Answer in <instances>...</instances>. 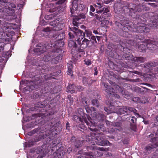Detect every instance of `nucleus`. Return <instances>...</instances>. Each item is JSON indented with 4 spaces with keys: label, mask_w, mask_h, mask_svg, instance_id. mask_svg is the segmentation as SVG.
<instances>
[{
    "label": "nucleus",
    "mask_w": 158,
    "mask_h": 158,
    "mask_svg": "<svg viewBox=\"0 0 158 158\" xmlns=\"http://www.w3.org/2000/svg\"><path fill=\"white\" fill-rule=\"evenodd\" d=\"M0 2L3 7L0 9L1 11L5 13V16L0 18V53L3 52L5 42H8L14 34L11 29H16L18 26L15 24L3 22V19L7 21H12L16 18V15L14 14L16 10V6L13 3L8 2L7 0H0Z\"/></svg>",
    "instance_id": "nucleus-1"
},
{
    "label": "nucleus",
    "mask_w": 158,
    "mask_h": 158,
    "mask_svg": "<svg viewBox=\"0 0 158 158\" xmlns=\"http://www.w3.org/2000/svg\"><path fill=\"white\" fill-rule=\"evenodd\" d=\"M70 29L74 33V35L73 33L70 32L69 33V37L70 39H72L73 38H75L76 41L72 40H69L68 45L69 47H74L76 48L77 47L78 44L80 45L81 40L85 37V33L75 27H71Z\"/></svg>",
    "instance_id": "nucleus-2"
},
{
    "label": "nucleus",
    "mask_w": 158,
    "mask_h": 158,
    "mask_svg": "<svg viewBox=\"0 0 158 158\" xmlns=\"http://www.w3.org/2000/svg\"><path fill=\"white\" fill-rule=\"evenodd\" d=\"M50 25L53 26V27H49L44 28L43 31L45 32H48L52 31V30L58 31L61 30L63 27V25L60 23H59L58 20H55L51 22L50 23Z\"/></svg>",
    "instance_id": "nucleus-3"
},
{
    "label": "nucleus",
    "mask_w": 158,
    "mask_h": 158,
    "mask_svg": "<svg viewBox=\"0 0 158 158\" xmlns=\"http://www.w3.org/2000/svg\"><path fill=\"white\" fill-rule=\"evenodd\" d=\"M94 6L96 8L97 13L98 14H105L109 12L108 8L106 6H103L102 3L100 2L97 3V5L94 4Z\"/></svg>",
    "instance_id": "nucleus-4"
},
{
    "label": "nucleus",
    "mask_w": 158,
    "mask_h": 158,
    "mask_svg": "<svg viewBox=\"0 0 158 158\" xmlns=\"http://www.w3.org/2000/svg\"><path fill=\"white\" fill-rule=\"evenodd\" d=\"M37 47V48L34 49V52L38 55L43 53L44 52L46 51L47 49H49L50 47H52V46L50 47L48 45L47 46V45L46 44L44 45L41 44H38Z\"/></svg>",
    "instance_id": "nucleus-5"
},
{
    "label": "nucleus",
    "mask_w": 158,
    "mask_h": 158,
    "mask_svg": "<svg viewBox=\"0 0 158 158\" xmlns=\"http://www.w3.org/2000/svg\"><path fill=\"white\" fill-rule=\"evenodd\" d=\"M94 43V42L90 40H89L85 38L82 41L81 44L80 43V47L81 49L80 52H83V50L87 47H90Z\"/></svg>",
    "instance_id": "nucleus-6"
},
{
    "label": "nucleus",
    "mask_w": 158,
    "mask_h": 158,
    "mask_svg": "<svg viewBox=\"0 0 158 158\" xmlns=\"http://www.w3.org/2000/svg\"><path fill=\"white\" fill-rule=\"evenodd\" d=\"M102 134L100 133L99 134V136H97L95 138V141L96 143L99 145L105 146L110 143L108 141L105 140L103 141V136H102Z\"/></svg>",
    "instance_id": "nucleus-7"
},
{
    "label": "nucleus",
    "mask_w": 158,
    "mask_h": 158,
    "mask_svg": "<svg viewBox=\"0 0 158 158\" xmlns=\"http://www.w3.org/2000/svg\"><path fill=\"white\" fill-rule=\"evenodd\" d=\"M85 15L84 14H81L78 16L75 17L73 20V26L77 27L79 24L81 23V22H77V21H78L79 19L85 18Z\"/></svg>",
    "instance_id": "nucleus-8"
},
{
    "label": "nucleus",
    "mask_w": 158,
    "mask_h": 158,
    "mask_svg": "<svg viewBox=\"0 0 158 158\" xmlns=\"http://www.w3.org/2000/svg\"><path fill=\"white\" fill-rule=\"evenodd\" d=\"M147 43V47L151 49H152L153 48H156V45L158 44V42L150 40H148Z\"/></svg>",
    "instance_id": "nucleus-9"
},
{
    "label": "nucleus",
    "mask_w": 158,
    "mask_h": 158,
    "mask_svg": "<svg viewBox=\"0 0 158 158\" xmlns=\"http://www.w3.org/2000/svg\"><path fill=\"white\" fill-rule=\"evenodd\" d=\"M127 107L123 106L121 108H116V111L114 112L118 114H124L125 115H127Z\"/></svg>",
    "instance_id": "nucleus-10"
},
{
    "label": "nucleus",
    "mask_w": 158,
    "mask_h": 158,
    "mask_svg": "<svg viewBox=\"0 0 158 158\" xmlns=\"http://www.w3.org/2000/svg\"><path fill=\"white\" fill-rule=\"evenodd\" d=\"M53 54L52 52L48 53L43 57V60L46 62L52 60V58L54 57Z\"/></svg>",
    "instance_id": "nucleus-11"
},
{
    "label": "nucleus",
    "mask_w": 158,
    "mask_h": 158,
    "mask_svg": "<svg viewBox=\"0 0 158 158\" xmlns=\"http://www.w3.org/2000/svg\"><path fill=\"white\" fill-rule=\"evenodd\" d=\"M78 113L84 119V122L87 125H89V123L87 120L85 116V115L83 112V109L81 108H79L77 111Z\"/></svg>",
    "instance_id": "nucleus-12"
},
{
    "label": "nucleus",
    "mask_w": 158,
    "mask_h": 158,
    "mask_svg": "<svg viewBox=\"0 0 158 158\" xmlns=\"http://www.w3.org/2000/svg\"><path fill=\"white\" fill-rule=\"evenodd\" d=\"M137 30L141 33L143 32L147 33L148 32L150 31L148 27H145L144 26H140L139 27H137L136 28Z\"/></svg>",
    "instance_id": "nucleus-13"
},
{
    "label": "nucleus",
    "mask_w": 158,
    "mask_h": 158,
    "mask_svg": "<svg viewBox=\"0 0 158 158\" xmlns=\"http://www.w3.org/2000/svg\"><path fill=\"white\" fill-rule=\"evenodd\" d=\"M102 84L106 88V89L105 90V91L107 93L111 94L112 93H114L113 89L111 88L110 86H108L107 84L103 82Z\"/></svg>",
    "instance_id": "nucleus-14"
},
{
    "label": "nucleus",
    "mask_w": 158,
    "mask_h": 158,
    "mask_svg": "<svg viewBox=\"0 0 158 158\" xmlns=\"http://www.w3.org/2000/svg\"><path fill=\"white\" fill-rule=\"evenodd\" d=\"M134 60L136 64L143 63L146 60L145 58L141 57H135L134 58Z\"/></svg>",
    "instance_id": "nucleus-15"
},
{
    "label": "nucleus",
    "mask_w": 158,
    "mask_h": 158,
    "mask_svg": "<svg viewBox=\"0 0 158 158\" xmlns=\"http://www.w3.org/2000/svg\"><path fill=\"white\" fill-rule=\"evenodd\" d=\"M62 58V56L60 55H59L54 58L52 57L51 62L52 64H57L61 60Z\"/></svg>",
    "instance_id": "nucleus-16"
},
{
    "label": "nucleus",
    "mask_w": 158,
    "mask_h": 158,
    "mask_svg": "<svg viewBox=\"0 0 158 158\" xmlns=\"http://www.w3.org/2000/svg\"><path fill=\"white\" fill-rule=\"evenodd\" d=\"M76 87L74 84L69 85L67 88L68 90V92L69 91L71 93L76 92Z\"/></svg>",
    "instance_id": "nucleus-17"
},
{
    "label": "nucleus",
    "mask_w": 158,
    "mask_h": 158,
    "mask_svg": "<svg viewBox=\"0 0 158 158\" xmlns=\"http://www.w3.org/2000/svg\"><path fill=\"white\" fill-rule=\"evenodd\" d=\"M71 12L72 14L74 13L75 11L78 10V5L77 4L73 2L72 7L71 8Z\"/></svg>",
    "instance_id": "nucleus-18"
},
{
    "label": "nucleus",
    "mask_w": 158,
    "mask_h": 158,
    "mask_svg": "<svg viewBox=\"0 0 158 158\" xmlns=\"http://www.w3.org/2000/svg\"><path fill=\"white\" fill-rule=\"evenodd\" d=\"M24 83L27 84V86L29 87V90H32L34 89L35 87L33 86L32 84L33 83L32 81H28L26 80L24 81Z\"/></svg>",
    "instance_id": "nucleus-19"
},
{
    "label": "nucleus",
    "mask_w": 158,
    "mask_h": 158,
    "mask_svg": "<svg viewBox=\"0 0 158 158\" xmlns=\"http://www.w3.org/2000/svg\"><path fill=\"white\" fill-rule=\"evenodd\" d=\"M39 140L35 139V141H33L32 139L30 140L27 143H26L24 145V147H30L34 145L35 142L38 141Z\"/></svg>",
    "instance_id": "nucleus-20"
},
{
    "label": "nucleus",
    "mask_w": 158,
    "mask_h": 158,
    "mask_svg": "<svg viewBox=\"0 0 158 158\" xmlns=\"http://www.w3.org/2000/svg\"><path fill=\"white\" fill-rule=\"evenodd\" d=\"M156 63L154 62H150L148 63L145 64L144 67L146 68H150L156 66Z\"/></svg>",
    "instance_id": "nucleus-21"
},
{
    "label": "nucleus",
    "mask_w": 158,
    "mask_h": 158,
    "mask_svg": "<svg viewBox=\"0 0 158 158\" xmlns=\"http://www.w3.org/2000/svg\"><path fill=\"white\" fill-rule=\"evenodd\" d=\"M81 117H80L78 115H74L73 116V120L76 122L80 121L81 122H83L84 121V119Z\"/></svg>",
    "instance_id": "nucleus-22"
},
{
    "label": "nucleus",
    "mask_w": 158,
    "mask_h": 158,
    "mask_svg": "<svg viewBox=\"0 0 158 158\" xmlns=\"http://www.w3.org/2000/svg\"><path fill=\"white\" fill-rule=\"evenodd\" d=\"M68 74L69 75H72L73 73L72 71V69L73 68V66L72 64H68Z\"/></svg>",
    "instance_id": "nucleus-23"
},
{
    "label": "nucleus",
    "mask_w": 158,
    "mask_h": 158,
    "mask_svg": "<svg viewBox=\"0 0 158 158\" xmlns=\"http://www.w3.org/2000/svg\"><path fill=\"white\" fill-rule=\"evenodd\" d=\"M88 99L86 98H83L82 99V103L85 107H86L88 105L89 103L88 102Z\"/></svg>",
    "instance_id": "nucleus-24"
},
{
    "label": "nucleus",
    "mask_w": 158,
    "mask_h": 158,
    "mask_svg": "<svg viewBox=\"0 0 158 158\" xmlns=\"http://www.w3.org/2000/svg\"><path fill=\"white\" fill-rule=\"evenodd\" d=\"M127 114L130 113V112H133L135 113L136 111V110L134 108L130 107H127Z\"/></svg>",
    "instance_id": "nucleus-25"
},
{
    "label": "nucleus",
    "mask_w": 158,
    "mask_h": 158,
    "mask_svg": "<svg viewBox=\"0 0 158 158\" xmlns=\"http://www.w3.org/2000/svg\"><path fill=\"white\" fill-rule=\"evenodd\" d=\"M139 50L140 51H145L146 49V47L143 44H140L138 47Z\"/></svg>",
    "instance_id": "nucleus-26"
},
{
    "label": "nucleus",
    "mask_w": 158,
    "mask_h": 158,
    "mask_svg": "<svg viewBox=\"0 0 158 158\" xmlns=\"http://www.w3.org/2000/svg\"><path fill=\"white\" fill-rule=\"evenodd\" d=\"M95 16L96 18L100 22H102L104 19V17L103 16H99L97 14L95 15Z\"/></svg>",
    "instance_id": "nucleus-27"
},
{
    "label": "nucleus",
    "mask_w": 158,
    "mask_h": 158,
    "mask_svg": "<svg viewBox=\"0 0 158 158\" xmlns=\"http://www.w3.org/2000/svg\"><path fill=\"white\" fill-rule=\"evenodd\" d=\"M85 8V6L82 4H81L79 6L78 5V11H80L82 10L83 9Z\"/></svg>",
    "instance_id": "nucleus-28"
},
{
    "label": "nucleus",
    "mask_w": 158,
    "mask_h": 158,
    "mask_svg": "<svg viewBox=\"0 0 158 158\" xmlns=\"http://www.w3.org/2000/svg\"><path fill=\"white\" fill-rule=\"evenodd\" d=\"M92 103L93 105H94L96 106H98V102L96 99H94L92 101Z\"/></svg>",
    "instance_id": "nucleus-29"
},
{
    "label": "nucleus",
    "mask_w": 158,
    "mask_h": 158,
    "mask_svg": "<svg viewBox=\"0 0 158 158\" xmlns=\"http://www.w3.org/2000/svg\"><path fill=\"white\" fill-rule=\"evenodd\" d=\"M85 33L87 35V37H89L91 35L92 32L89 30H85Z\"/></svg>",
    "instance_id": "nucleus-30"
},
{
    "label": "nucleus",
    "mask_w": 158,
    "mask_h": 158,
    "mask_svg": "<svg viewBox=\"0 0 158 158\" xmlns=\"http://www.w3.org/2000/svg\"><path fill=\"white\" fill-rule=\"evenodd\" d=\"M76 92L77 91H81L83 90V88L81 86H77V87H76Z\"/></svg>",
    "instance_id": "nucleus-31"
},
{
    "label": "nucleus",
    "mask_w": 158,
    "mask_h": 158,
    "mask_svg": "<svg viewBox=\"0 0 158 158\" xmlns=\"http://www.w3.org/2000/svg\"><path fill=\"white\" fill-rule=\"evenodd\" d=\"M133 101H136L137 102H140L141 103H145V102H143V101H141L140 100V99L138 97L135 98H134Z\"/></svg>",
    "instance_id": "nucleus-32"
},
{
    "label": "nucleus",
    "mask_w": 158,
    "mask_h": 158,
    "mask_svg": "<svg viewBox=\"0 0 158 158\" xmlns=\"http://www.w3.org/2000/svg\"><path fill=\"white\" fill-rule=\"evenodd\" d=\"M83 84L85 85H86L88 84V79L86 77H83L82 80Z\"/></svg>",
    "instance_id": "nucleus-33"
},
{
    "label": "nucleus",
    "mask_w": 158,
    "mask_h": 158,
    "mask_svg": "<svg viewBox=\"0 0 158 158\" xmlns=\"http://www.w3.org/2000/svg\"><path fill=\"white\" fill-rule=\"evenodd\" d=\"M85 64L88 65H90L91 63V60H89L86 59L84 60Z\"/></svg>",
    "instance_id": "nucleus-34"
},
{
    "label": "nucleus",
    "mask_w": 158,
    "mask_h": 158,
    "mask_svg": "<svg viewBox=\"0 0 158 158\" xmlns=\"http://www.w3.org/2000/svg\"><path fill=\"white\" fill-rule=\"evenodd\" d=\"M37 132L36 130H33L30 132L28 133V135L30 136H31L35 133Z\"/></svg>",
    "instance_id": "nucleus-35"
},
{
    "label": "nucleus",
    "mask_w": 158,
    "mask_h": 158,
    "mask_svg": "<svg viewBox=\"0 0 158 158\" xmlns=\"http://www.w3.org/2000/svg\"><path fill=\"white\" fill-rule=\"evenodd\" d=\"M9 52H7L6 53H3V54L2 55L3 57H5L6 56H9Z\"/></svg>",
    "instance_id": "nucleus-36"
},
{
    "label": "nucleus",
    "mask_w": 158,
    "mask_h": 158,
    "mask_svg": "<svg viewBox=\"0 0 158 158\" xmlns=\"http://www.w3.org/2000/svg\"><path fill=\"white\" fill-rule=\"evenodd\" d=\"M57 43L58 44V45H60V47H61L63 46L64 45V42H62V41L58 42Z\"/></svg>",
    "instance_id": "nucleus-37"
},
{
    "label": "nucleus",
    "mask_w": 158,
    "mask_h": 158,
    "mask_svg": "<svg viewBox=\"0 0 158 158\" xmlns=\"http://www.w3.org/2000/svg\"><path fill=\"white\" fill-rule=\"evenodd\" d=\"M91 150H95L97 148L95 147V146L93 144V146H91L90 147H89Z\"/></svg>",
    "instance_id": "nucleus-38"
},
{
    "label": "nucleus",
    "mask_w": 158,
    "mask_h": 158,
    "mask_svg": "<svg viewBox=\"0 0 158 158\" xmlns=\"http://www.w3.org/2000/svg\"><path fill=\"white\" fill-rule=\"evenodd\" d=\"M56 154L57 155V157L56 158H61L62 157V156L60 155V153H56Z\"/></svg>",
    "instance_id": "nucleus-39"
},
{
    "label": "nucleus",
    "mask_w": 158,
    "mask_h": 158,
    "mask_svg": "<svg viewBox=\"0 0 158 158\" xmlns=\"http://www.w3.org/2000/svg\"><path fill=\"white\" fill-rule=\"evenodd\" d=\"M23 6V4H19L18 5V7L19 9L22 8Z\"/></svg>",
    "instance_id": "nucleus-40"
},
{
    "label": "nucleus",
    "mask_w": 158,
    "mask_h": 158,
    "mask_svg": "<svg viewBox=\"0 0 158 158\" xmlns=\"http://www.w3.org/2000/svg\"><path fill=\"white\" fill-rule=\"evenodd\" d=\"M90 10L92 12H94L95 10V8L92 6H90Z\"/></svg>",
    "instance_id": "nucleus-41"
},
{
    "label": "nucleus",
    "mask_w": 158,
    "mask_h": 158,
    "mask_svg": "<svg viewBox=\"0 0 158 158\" xmlns=\"http://www.w3.org/2000/svg\"><path fill=\"white\" fill-rule=\"evenodd\" d=\"M104 110H105L106 112L108 114H110L112 112H111L110 111H109V110H108V108H105Z\"/></svg>",
    "instance_id": "nucleus-42"
},
{
    "label": "nucleus",
    "mask_w": 158,
    "mask_h": 158,
    "mask_svg": "<svg viewBox=\"0 0 158 158\" xmlns=\"http://www.w3.org/2000/svg\"><path fill=\"white\" fill-rule=\"evenodd\" d=\"M97 69V68L96 67H95L94 68V70L95 71L94 73V74L95 75H97V74H98V72L96 71Z\"/></svg>",
    "instance_id": "nucleus-43"
},
{
    "label": "nucleus",
    "mask_w": 158,
    "mask_h": 158,
    "mask_svg": "<svg viewBox=\"0 0 158 158\" xmlns=\"http://www.w3.org/2000/svg\"><path fill=\"white\" fill-rule=\"evenodd\" d=\"M91 39L94 40H95L96 41V38L95 36H92L91 37Z\"/></svg>",
    "instance_id": "nucleus-44"
},
{
    "label": "nucleus",
    "mask_w": 158,
    "mask_h": 158,
    "mask_svg": "<svg viewBox=\"0 0 158 158\" xmlns=\"http://www.w3.org/2000/svg\"><path fill=\"white\" fill-rule=\"evenodd\" d=\"M93 33L96 34H98V32L97 31L94 30L93 31Z\"/></svg>",
    "instance_id": "nucleus-45"
},
{
    "label": "nucleus",
    "mask_w": 158,
    "mask_h": 158,
    "mask_svg": "<svg viewBox=\"0 0 158 158\" xmlns=\"http://www.w3.org/2000/svg\"><path fill=\"white\" fill-rule=\"evenodd\" d=\"M110 122H109V121H106V124H107V125H110Z\"/></svg>",
    "instance_id": "nucleus-46"
},
{
    "label": "nucleus",
    "mask_w": 158,
    "mask_h": 158,
    "mask_svg": "<svg viewBox=\"0 0 158 158\" xmlns=\"http://www.w3.org/2000/svg\"><path fill=\"white\" fill-rule=\"evenodd\" d=\"M98 150H101V151H103L104 148H98Z\"/></svg>",
    "instance_id": "nucleus-47"
},
{
    "label": "nucleus",
    "mask_w": 158,
    "mask_h": 158,
    "mask_svg": "<svg viewBox=\"0 0 158 158\" xmlns=\"http://www.w3.org/2000/svg\"><path fill=\"white\" fill-rule=\"evenodd\" d=\"M154 70L156 72H158V67L155 68Z\"/></svg>",
    "instance_id": "nucleus-48"
},
{
    "label": "nucleus",
    "mask_w": 158,
    "mask_h": 158,
    "mask_svg": "<svg viewBox=\"0 0 158 158\" xmlns=\"http://www.w3.org/2000/svg\"><path fill=\"white\" fill-rule=\"evenodd\" d=\"M90 110H93V111H94L95 110L94 109V107H91V108L90 109Z\"/></svg>",
    "instance_id": "nucleus-49"
},
{
    "label": "nucleus",
    "mask_w": 158,
    "mask_h": 158,
    "mask_svg": "<svg viewBox=\"0 0 158 158\" xmlns=\"http://www.w3.org/2000/svg\"><path fill=\"white\" fill-rule=\"evenodd\" d=\"M126 57V58H127V60H130V58H128V55H126V56L125 57Z\"/></svg>",
    "instance_id": "nucleus-50"
},
{
    "label": "nucleus",
    "mask_w": 158,
    "mask_h": 158,
    "mask_svg": "<svg viewBox=\"0 0 158 158\" xmlns=\"http://www.w3.org/2000/svg\"><path fill=\"white\" fill-rule=\"evenodd\" d=\"M116 97L117 98H120V97L119 96V95H117V94H116Z\"/></svg>",
    "instance_id": "nucleus-51"
},
{
    "label": "nucleus",
    "mask_w": 158,
    "mask_h": 158,
    "mask_svg": "<svg viewBox=\"0 0 158 158\" xmlns=\"http://www.w3.org/2000/svg\"><path fill=\"white\" fill-rule=\"evenodd\" d=\"M131 121H132L133 123H135L134 119H131Z\"/></svg>",
    "instance_id": "nucleus-52"
},
{
    "label": "nucleus",
    "mask_w": 158,
    "mask_h": 158,
    "mask_svg": "<svg viewBox=\"0 0 158 158\" xmlns=\"http://www.w3.org/2000/svg\"><path fill=\"white\" fill-rule=\"evenodd\" d=\"M156 119L157 121L158 122V115L156 117Z\"/></svg>",
    "instance_id": "nucleus-53"
},
{
    "label": "nucleus",
    "mask_w": 158,
    "mask_h": 158,
    "mask_svg": "<svg viewBox=\"0 0 158 158\" xmlns=\"http://www.w3.org/2000/svg\"><path fill=\"white\" fill-rule=\"evenodd\" d=\"M89 14L90 15L93 16V14L91 12H90Z\"/></svg>",
    "instance_id": "nucleus-54"
},
{
    "label": "nucleus",
    "mask_w": 158,
    "mask_h": 158,
    "mask_svg": "<svg viewBox=\"0 0 158 158\" xmlns=\"http://www.w3.org/2000/svg\"><path fill=\"white\" fill-rule=\"evenodd\" d=\"M44 76H45V75L44 74H42L41 76V77H44Z\"/></svg>",
    "instance_id": "nucleus-55"
},
{
    "label": "nucleus",
    "mask_w": 158,
    "mask_h": 158,
    "mask_svg": "<svg viewBox=\"0 0 158 158\" xmlns=\"http://www.w3.org/2000/svg\"><path fill=\"white\" fill-rule=\"evenodd\" d=\"M23 120H24V121H27V120L25 119V117H24L23 118Z\"/></svg>",
    "instance_id": "nucleus-56"
},
{
    "label": "nucleus",
    "mask_w": 158,
    "mask_h": 158,
    "mask_svg": "<svg viewBox=\"0 0 158 158\" xmlns=\"http://www.w3.org/2000/svg\"><path fill=\"white\" fill-rule=\"evenodd\" d=\"M44 78V79H45V80H46V79H47V78H46V77H44V78L42 77L43 79Z\"/></svg>",
    "instance_id": "nucleus-57"
},
{
    "label": "nucleus",
    "mask_w": 158,
    "mask_h": 158,
    "mask_svg": "<svg viewBox=\"0 0 158 158\" xmlns=\"http://www.w3.org/2000/svg\"><path fill=\"white\" fill-rule=\"evenodd\" d=\"M99 115L100 117H103V116L102 114L100 115V114H99Z\"/></svg>",
    "instance_id": "nucleus-58"
},
{
    "label": "nucleus",
    "mask_w": 158,
    "mask_h": 158,
    "mask_svg": "<svg viewBox=\"0 0 158 158\" xmlns=\"http://www.w3.org/2000/svg\"><path fill=\"white\" fill-rule=\"evenodd\" d=\"M156 147L155 146V147H150L151 148V149H152V148H155Z\"/></svg>",
    "instance_id": "nucleus-59"
},
{
    "label": "nucleus",
    "mask_w": 158,
    "mask_h": 158,
    "mask_svg": "<svg viewBox=\"0 0 158 158\" xmlns=\"http://www.w3.org/2000/svg\"><path fill=\"white\" fill-rule=\"evenodd\" d=\"M72 139H75V137H72Z\"/></svg>",
    "instance_id": "nucleus-60"
},
{
    "label": "nucleus",
    "mask_w": 158,
    "mask_h": 158,
    "mask_svg": "<svg viewBox=\"0 0 158 158\" xmlns=\"http://www.w3.org/2000/svg\"><path fill=\"white\" fill-rule=\"evenodd\" d=\"M137 10H138V11H141V10H138V9H137Z\"/></svg>",
    "instance_id": "nucleus-61"
},
{
    "label": "nucleus",
    "mask_w": 158,
    "mask_h": 158,
    "mask_svg": "<svg viewBox=\"0 0 158 158\" xmlns=\"http://www.w3.org/2000/svg\"><path fill=\"white\" fill-rule=\"evenodd\" d=\"M148 4H150V5H152V4H153L152 3H148Z\"/></svg>",
    "instance_id": "nucleus-62"
},
{
    "label": "nucleus",
    "mask_w": 158,
    "mask_h": 158,
    "mask_svg": "<svg viewBox=\"0 0 158 158\" xmlns=\"http://www.w3.org/2000/svg\"><path fill=\"white\" fill-rule=\"evenodd\" d=\"M62 39H61L60 38V39H59V38H58V39L57 40H61Z\"/></svg>",
    "instance_id": "nucleus-63"
},
{
    "label": "nucleus",
    "mask_w": 158,
    "mask_h": 158,
    "mask_svg": "<svg viewBox=\"0 0 158 158\" xmlns=\"http://www.w3.org/2000/svg\"><path fill=\"white\" fill-rule=\"evenodd\" d=\"M132 118H134V119H135V118H134L133 117H132Z\"/></svg>",
    "instance_id": "nucleus-64"
}]
</instances>
